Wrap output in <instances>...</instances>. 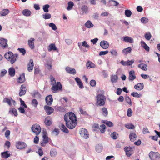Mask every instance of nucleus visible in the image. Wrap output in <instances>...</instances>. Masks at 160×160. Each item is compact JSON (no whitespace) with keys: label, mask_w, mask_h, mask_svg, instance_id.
Listing matches in <instances>:
<instances>
[{"label":"nucleus","mask_w":160,"mask_h":160,"mask_svg":"<svg viewBox=\"0 0 160 160\" xmlns=\"http://www.w3.org/2000/svg\"><path fill=\"white\" fill-rule=\"evenodd\" d=\"M81 9L85 13H87L88 12V8L87 6H82L81 7Z\"/></svg>","instance_id":"3c124183"},{"label":"nucleus","mask_w":160,"mask_h":160,"mask_svg":"<svg viewBox=\"0 0 160 160\" xmlns=\"http://www.w3.org/2000/svg\"><path fill=\"white\" fill-rule=\"evenodd\" d=\"M34 41L35 39L33 38H31L28 41V45L31 49H33L35 48Z\"/></svg>","instance_id":"4468645a"},{"label":"nucleus","mask_w":160,"mask_h":160,"mask_svg":"<svg viewBox=\"0 0 160 160\" xmlns=\"http://www.w3.org/2000/svg\"><path fill=\"white\" fill-rule=\"evenodd\" d=\"M124 150L126 152V154L128 157H130L133 153L132 148L131 147H125Z\"/></svg>","instance_id":"6e6552de"},{"label":"nucleus","mask_w":160,"mask_h":160,"mask_svg":"<svg viewBox=\"0 0 160 160\" xmlns=\"http://www.w3.org/2000/svg\"><path fill=\"white\" fill-rule=\"evenodd\" d=\"M90 84L92 87H95L96 85V82L94 80H92L90 81Z\"/></svg>","instance_id":"69168bd1"},{"label":"nucleus","mask_w":160,"mask_h":160,"mask_svg":"<svg viewBox=\"0 0 160 160\" xmlns=\"http://www.w3.org/2000/svg\"><path fill=\"white\" fill-rule=\"evenodd\" d=\"M118 134L116 132H114L111 134V136L113 139H116L117 138V136Z\"/></svg>","instance_id":"de8ad7c7"},{"label":"nucleus","mask_w":160,"mask_h":160,"mask_svg":"<svg viewBox=\"0 0 160 160\" xmlns=\"http://www.w3.org/2000/svg\"><path fill=\"white\" fill-rule=\"evenodd\" d=\"M86 66L88 67L94 68L95 66V65L91 61H88L86 64Z\"/></svg>","instance_id":"79ce46f5"},{"label":"nucleus","mask_w":160,"mask_h":160,"mask_svg":"<svg viewBox=\"0 0 160 160\" xmlns=\"http://www.w3.org/2000/svg\"><path fill=\"white\" fill-rule=\"evenodd\" d=\"M141 21L142 23H146L148 22V19L147 18H141Z\"/></svg>","instance_id":"052dcab7"},{"label":"nucleus","mask_w":160,"mask_h":160,"mask_svg":"<svg viewBox=\"0 0 160 160\" xmlns=\"http://www.w3.org/2000/svg\"><path fill=\"white\" fill-rule=\"evenodd\" d=\"M48 50L49 51H51L52 50H58V49L56 48L55 44H51L48 46Z\"/></svg>","instance_id":"bb28decb"},{"label":"nucleus","mask_w":160,"mask_h":160,"mask_svg":"<svg viewBox=\"0 0 160 160\" xmlns=\"http://www.w3.org/2000/svg\"><path fill=\"white\" fill-rule=\"evenodd\" d=\"M152 37V35L150 32L146 33L145 35V38L148 40H149Z\"/></svg>","instance_id":"8fccbe9b"},{"label":"nucleus","mask_w":160,"mask_h":160,"mask_svg":"<svg viewBox=\"0 0 160 160\" xmlns=\"http://www.w3.org/2000/svg\"><path fill=\"white\" fill-rule=\"evenodd\" d=\"M52 85L51 89L53 93L58 92V91H62V86L60 82H57L56 84Z\"/></svg>","instance_id":"20e7f679"},{"label":"nucleus","mask_w":160,"mask_h":160,"mask_svg":"<svg viewBox=\"0 0 160 160\" xmlns=\"http://www.w3.org/2000/svg\"><path fill=\"white\" fill-rule=\"evenodd\" d=\"M27 89L26 86L24 84L22 85L20 88V91L19 92V95L20 96H22L26 93Z\"/></svg>","instance_id":"9b49d317"},{"label":"nucleus","mask_w":160,"mask_h":160,"mask_svg":"<svg viewBox=\"0 0 160 160\" xmlns=\"http://www.w3.org/2000/svg\"><path fill=\"white\" fill-rule=\"evenodd\" d=\"M50 6L48 4L44 5L43 7V9L44 12H48V8Z\"/></svg>","instance_id":"a18cd8bd"},{"label":"nucleus","mask_w":160,"mask_h":160,"mask_svg":"<svg viewBox=\"0 0 160 160\" xmlns=\"http://www.w3.org/2000/svg\"><path fill=\"white\" fill-rule=\"evenodd\" d=\"M22 13L24 16L28 17L31 15L32 13L29 10L25 9L22 11Z\"/></svg>","instance_id":"393cba45"},{"label":"nucleus","mask_w":160,"mask_h":160,"mask_svg":"<svg viewBox=\"0 0 160 160\" xmlns=\"http://www.w3.org/2000/svg\"><path fill=\"white\" fill-rule=\"evenodd\" d=\"M125 127L128 129H133L135 128L134 125L132 123L126 124L125 125Z\"/></svg>","instance_id":"37998d69"},{"label":"nucleus","mask_w":160,"mask_h":160,"mask_svg":"<svg viewBox=\"0 0 160 160\" xmlns=\"http://www.w3.org/2000/svg\"><path fill=\"white\" fill-rule=\"evenodd\" d=\"M11 112L15 116L18 115V112L16 109L14 108H12L11 110L9 111V112Z\"/></svg>","instance_id":"5fc2aeb1"},{"label":"nucleus","mask_w":160,"mask_h":160,"mask_svg":"<svg viewBox=\"0 0 160 160\" xmlns=\"http://www.w3.org/2000/svg\"><path fill=\"white\" fill-rule=\"evenodd\" d=\"M45 123L47 126H50L52 124V118L50 116L47 117L44 121Z\"/></svg>","instance_id":"6ab92c4d"},{"label":"nucleus","mask_w":160,"mask_h":160,"mask_svg":"<svg viewBox=\"0 0 160 160\" xmlns=\"http://www.w3.org/2000/svg\"><path fill=\"white\" fill-rule=\"evenodd\" d=\"M57 154V152L55 149H52L50 151V154L51 157H53L55 156Z\"/></svg>","instance_id":"09e8293b"},{"label":"nucleus","mask_w":160,"mask_h":160,"mask_svg":"<svg viewBox=\"0 0 160 160\" xmlns=\"http://www.w3.org/2000/svg\"><path fill=\"white\" fill-rule=\"evenodd\" d=\"M32 104L34 107H36L38 104V102L37 100L36 99H33L32 101Z\"/></svg>","instance_id":"603ef678"},{"label":"nucleus","mask_w":160,"mask_h":160,"mask_svg":"<svg viewBox=\"0 0 160 160\" xmlns=\"http://www.w3.org/2000/svg\"><path fill=\"white\" fill-rule=\"evenodd\" d=\"M125 15L127 17H130L132 15V13L131 11L129 10H126L125 12Z\"/></svg>","instance_id":"c03bdc74"},{"label":"nucleus","mask_w":160,"mask_h":160,"mask_svg":"<svg viewBox=\"0 0 160 160\" xmlns=\"http://www.w3.org/2000/svg\"><path fill=\"white\" fill-rule=\"evenodd\" d=\"M51 17V15L49 13H46L42 15V17L45 19H49Z\"/></svg>","instance_id":"49530a36"},{"label":"nucleus","mask_w":160,"mask_h":160,"mask_svg":"<svg viewBox=\"0 0 160 160\" xmlns=\"http://www.w3.org/2000/svg\"><path fill=\"white\" fill-rule=\"evenodd\" d=\"M8 73L10 76L12 77H14L15 73V68L13 67L10 68L8 69Z\"/></svg>","instance_id":"5701e85b"},{"label":"nucleus","mask_w":160,"mask_h":160,"mask_svg":"<svg viewBox=\"0 0 160 160\" xmlns=\"http://www.w3.org/2000/svg\"><path fill=\"white\" fill-rule=\"evenodd\" d=\"M34 63L33 60L31 59L28 65V70L29 72H31L33 68Z\"/></svg>","instance_id":"dca6fc26"},{"label":"nucleus","mask_w":160,"mask_h":160,"mask_svg":"<svg viewBox=\"0 0 160 160\" xmlns=\"http://www.w3.org/2000/svg\"><path fill=\"white\" fill-rule=\"evenodd\" d=\"M74 3L72 2L71 1L69 2L68 3V7L67 9L68 10H70L72 9Z\"/></svg>","instance_id":"4c0bfd02"},{"label":"nucleus","mask_w":160,"mask_h":160,"mask_svg":"<svg viewBox=\"0 0 160 160\" xmlns=\"http://www.w3.org/2000/svg\"><path fill=\"white\" fill-rule=\"evenodd\" d=\"M12 101L13 103V104L14 105V103H15V100H13L12 98H11L10 99L4 98L3 100V102H4L7 103L10 106L12 105Z\"/></svg>","instance_id":"412c9836"},{"label":"nucleus","mask_w":160,"mask_h":160,"mask_svg":"<svg viewBox=\"0 0 160 160\" xmlns=\"http://www.w3.org/2000/svg\"><path fill=\"white\" fill-rule=\"evenodd\" d=\"M85 27L88 28L92 27L93 26V24L91 22V21L88 20L87 21L85 24Z\"/></svg>","instance_id":"c9c22d12"},{"label":"nucleus","mask_w":160,"mask_h":160,"mask_svg":"<svg viewBox=\"0 0 160 160\" xmlns=\"http://www.w3.org/2000/svg\"><path fill=\"white\" fill-rule=\"evenodd\" d=\"M143 84L141 82L138 83L137 85H135L134 86L135 88L138 90H141L143 89Z\"/></svg>","instance_id":"4be33fe9"},{"label":"nucleus","mask_w":160,"mask_h":160,"mask_svg":"<svg viewBox=\"0 0 160 160\" xmlns=\"http://www.w3.org/2000/svg\"><path fill=\"white\" fill-rule=\"evenodd\" d=\"M50 78L51 81L52 82V84L53 85L56 83V82L55 78L52 76V75H50Z\"/></svg>","instance_id":"13d9d810"},{"label":"nucleus","mask_w":160,"mask_h":160,"mask_svg":"<svg viewBox=\"0 0 160 160\" xmlns=\"http://www.w3.org/2000/svg\"><path fill=\"white\" fill-rule=\"evenodd\" d=\"M25 80L24 74H22L20 75L19 78L18 82V83H23Z\"/></svg>","instance_id":"a878e982"},{"label":"nucleus","mask_w":160,"mask_h":160,"mask_svg":"<svg viewBox=\"0 0 160 160\" xmlns=\"http://www.w3.org/2000/svg\"><path fill=\"white\" fill-rule=\"evenodd\" d=\"M100 45L101 47L104 49L108 48L109 47L108 43L106 41H102L100 43Z\"/></svg>","instance_id":"a211bd4d"},{"label":"nucleus","mask_w":160,"mask_h":160,"mask_svg":"<svg viewBox=\"0 0 160 160\" xmlns=\"http://www.w3.org/2000/svg\"><path fill=\"white\" fill-rule=\"evenodd\" d=\"M129 75L128 79L129 81H133L136 78L135 72L134 70L130 71L129 72Z\"/></svg>","instance_id":"2eb2a0df"},{"label":"nucleus","mask_w":160,"mask_h":160,"mask_svg":"<svg viewBox=\"0 0 160 160\" xmlns=\"http://www.w3.org/2000/svg\"><path fill=\"white\" fill-rule=\"evenodd\" d=\"M149 156L151 160H159L160 154L158 152L151 151L149 153Z\"/></svg>","instance_id":"423d86ee"},{"label":"nucleus","mask_w":160,"mask_h":160,"mask_svg":"<svg viewBox=\"0 0 160 160\" xmlns=\"http://www.w3.org/2000/svg\"><path fill=\"white\" fill-rule=\"evenodd\" d=\"M65 70L68 73L72 74H75L76 72L75 69L68 67L66 68Z\"/></svg>","instance_id":"aec40b11"},{"label":"nucleus","mask_w":160,"mask_h":160,"mask_svg":"<svg viewBox=\"0 0 160 160\" xmlns=\"http://www.w3.org/2000/svg\"><path fill=\"white\" fill-rule=\"evenodd\" d=\"M131 95L133 97L137 98L141 97L142 96V95L141 94H138L137 92H136L132 93Z\"/></svg>","instance_id":"a19ab883"},{"label":"nucleus","mask_w":160,"mask_h":160,"mask_svg":"<svg viewBox=\"0 0 160 160\" xmlns=\"http://www.w3.org/2000/svg\"><path fill=\"white\" fill-rule=\"evenodd\" d=\"M79 111L80 113L82 115H87L88 114L87 112L85 110H83L82 108H80Z\"/></svg>","instance_id":"e2e57ef3"},{"label":"nucleus","mask_w":160,"mask_h":160,"mask_svg":"<svg viewBox=\"0 0 160 160\" xmlns=\"http://www.w3.org/2000/svg\"><path fill=\"white\" fill-rule=\"evenodd\" d=\"M141 46L143 47L147 51H149V47L143 41L141 42Z\"/></svg>","instance_id":"c85d7f7f"},{"label":"nucleus","mask_w":160,"mask_h":160,"mask_svg":"<svg viewBox=\"0 0 160 160\" xmlns=\"http://www.w3.org/2000/svg\"><path fill=\"white\" fill-rule=\"evenodd\" d=\"M26 144L23 142H18L16 143V146L18 149H22L26 147Z\"/></svg>","instance_id":"1a4fd4ad"},{"label":"nucleus","mask_w":160,"mask_h":160,"mask_svg":"<svg viewBox=\"0 0 160 160\" xmlns=\"http://www.w3.org/2000/svg\"><path fill=\"white\" fill-rule=\"evenodd\" d=\"M105 126L104 124L102 125L100 127V131L102 133H104L105 132Z\"/></svg>","instance_id":"6e6d98bb"},{"label":"nucleus","mask_w":160,"mask_h":160,"mask_svg":"<svg viewBox=\"0 0 160 160\" xmlns=\"http://www.w3.org/2000/svg\"><path fill=\"white\" fill-rule=\"evenodd\" d=\"M118 79V77L116 75H114L112 76L111 77V81L112 82H117V80Z\"/></svg>","instance_id":"58836bf2"},{"label":"nucleus","mask_w":160,"mask_h":160,"mask_svg":"<svg viewBox=\"0 0 160 160\" xmlns=\"http://www.w3.org/2000/svg\"><path fill=\"white\" fill-rule=\"evenodd\" d=\"M108 51L107 50L104 51H101L99 52V55L100 56L105 55L108 53Z\"/></svg>","instance_id":"774afa93"},{"label":"nucleus","mask_w":160,"mask_h":160,"mask_svg":"<svg viewBox=\"0 0 160 160\" xmlns=\"http://www.w3.org/2000/svg\"><path fill=\"white\" fill-rule=\"evenodd\" d=\"M96 104L98 106H103L105 103V98L102 94H99L97 95Z\"/></svg>","instance_id":"7ed1b4c3"},{"label":"nucleus","mask_w":160,"mask_h":160,"mask_svg":"<svg viewBox=\"0 0 160 160\" xmlns=\"http://www.w3.org/2000/svg\"><path fill=\"white\" fill-rule=\"evenodd\" d=\"M75 80L78 83V85L79 86V88H83V84L82 82L81 79L78 77L76 78L75 79Z\"/></svg>","instance_id":"cd10ccee"},{"label":"nucleus","mask_w":160,"mask_h":160,"mask_svg":"<svg viewBox=\"0 0 160 160\" xmlns=\"http://www.w3.org/2000/svg\"><path fill=\"white\" fill-rule=\"evenodd\" d=\"M18 50L19 52L22 53V55H24L26 53V51L24 48H18Z\"/></svg>","instance_id":"4d7b16f0"},{"label":"nucleus","mask_w":160,"mask_h":160,"mask_svg":"<svg viewBox=\"0 0 160 160\" xmlns=\"http://www.w3.org/2000/svg\"><path fill=\"white\" fill-rule=\"evenodd\" d=\"M32 131L35 133L36 135H38L41 132V128L40 126L38 124H33L31 128Z\"/></svg>","instance_id":"39448f33"},{"label":"nucleus","mask_w":160,"mask_h":160,"mask_svg":"<svg viewBox=\"0 0 160 160\" xmlns=\"http://www.w3.org/2000/svg\"><path fill=\"white\" fill-rule=\"evenodd\" d=\"M137 138V135L135 133L131 132L130 133L129 135V138L130 140L132 141L133 142Z\"/></svg>","instance_id":"c756f323"},{"label":"nucleus","mask_w":160,"mask_h":160,"mask_svg":"<svg viewBox=\"0 0 160 160\" xmlns=\"http://www.w3.org/2000/svg\"><path fill=\"white\" fill-rule=\"evenodd\" d=\"M102 114L105 117H106L108 115V111L107 108L105 107L102 108Z\"/></svg>","instance_id":"e433bc0d"},{"label":"nucleus","mask_w":160,"mask_h":160,"mask_svg":"<svg viewBox=\"0 0 160 160\" xmlns=\"http://www.w3.org/2000/svg\"><path fill=\"white\" fill-rule=\"evenodd\" d=\"M44 109L48 115L51 114L54 111V109L52 108L47 105L44 106Z\"/></svg>","instance_id":"f3484780"},{"label":"nucleus","mask_w":160,"mask_h":160,"mask_svg":"<svg viewBox=\"0 0 160 160\" xmlns=\"http://www.w3.org/2000/svg\"><path fill=\"white\" fill-rule=\"evenodd\" d=\"M61 129L64 132L66 133L68 132V130L67 128L62 123H61Z\"/></svg>","instance_id":"f704fd0d"},{"label":"nucleus","mask_w":160,"mask_h":160,"mask_svg":"<svg viewBox=\"0 0 160 160\" xmlns=\"http://www.w3.org/2000/svg\"><path fill=\"white\" fill-rule=\"evenodd\" d=\"M9 12V11L8 9H3L0 12V14L2 16H5L8 14Z\"/></svg>","instance_id":"473e14b6"},{"label":"nucleus","mask_w":160,"mask_h":160,"mask_svg":"<svg viewBox=\"0 0 160 160\" xmlns=\"http://www.w3.org/2000/svg\"><path fill=\"white\" fill-rule=\"evenodd\" d=\"M18 55L17 54H13L11 51L6 52L4 55L5 58L12 64H13L17 60Z\"/></svg>","instance_id":"f03ea898"},{"label":"nucleus","mask_w":160,"mask_h":160,"mask_svg":"<svg viewBox=\"0 0 160 160\" xmlns=\"http://www.w3.org/2000/svg\"><path fill=\"white\" fill-rule=\"evenodd\" d=\"M45 100L47 104L51 106L53 101V98L52 95H50L46 97Z\"/></svg>","instance_id":"f8f14e48"},{"label":"nucleus","mask_w":160,"mask_h":160,"mask_svg":"<svg viewBox=\"0 0 160 160\" xmlns=\"http://www.w3.org/2000/svg\"><path fill=\"white\" fill-rule=\"evenodd\" d=\"M138 67L142 70L146 71L147 69V65L144 63H141L138 65Z\"/></svg>","instance_id":"72a5a7b5"},{"label":"nucleus","mask_w":160,"mask_h":160,"mask_svg":"<svg viewBox=\"0 0 160 160\" xmlns=\"http://www.w3.org/2000/svg\"><path fill=\"white\" fill-rule=\"evenodd\" d=\"M49 26L51 27L52 30H56L57 29V27L53 23H51L49 24Z\"/></svg>","instance_id":"864d4df0"},{"label":"nucleus","mask_w":160,"mask_h":160,"mask_svg":"<svg viewBox=\"0 0 160 160\" xmlns=\"http://www.w3.org/2000/svg\"><path fill=\"white\" fill-rule=\"evenodd\" d=\"M1 156L2 158H6L10 157V154L8 151L4 152H1Z\"/></svg>","instance_id":"2f4dec72"},{"label":"nucleus","mask_w":160,"mask_h":160,"mask_svg":"<svg viewBox=\"0 0 160 160\" xmlns=\"http://www.w3.org/2000/svg\"><path fill=\"white\" fill-rule=\"evenodd\" d=\"M123 40L126 42L132 43L133 42V38L128 36L124 37Z\"/></svg>","instance_id":"b1692460"},{"label":"nucleus","mask_w":160,"mask_h":160,"mask_svg":"<svg viewBox=\"0 0 160 160\" xmlns=\"http://www.w3.org/2000/svg\"><path fill=\"white\" fill-rule=\"evenodd\" d=\"M64 120L66 122V125L70 129H73L78 123V120L75 114L70 112L66 114L64 116Z\"/></svg>","instance_id":"f257e3e1"},{"label":"nucleus","mask_w":160,"mask_h":160,"mask_svg":"<svg viewBox=\"0 0 160 160\" xmlns=\"http://www.w3.org/2000/svg\"><path fill=\"white\" fill-rule=\"evenodd\" d=\"M38 135H36L34 139V142L35 144H38V143L39 138Z\"/></svg>","instance_id":"338daca9"},{"label":"nucleus","mask_w":160,"mask_h":160,"mask_svg":"<svg viewBox=\"0 0 160 160\" xmlns=\"http://www.w3.org/2000/svg\"><path fill=\"white\" fill-rule=\"evenodd\" d=\"M82 45L86 48H89V46L87 43L85 41H83L82 42Z\"/></svg>","instance_id":"680f3d73"},{"label":"nucleus","mask_w":160,"mask_h":160,"mask_svg":"<svg viewBox=\"0 0 160 160\" xmlns=\"http://www.w3.org/2000/svg\"><path fill=\"white\" fill-rule=\"evenodd\" d=\"M48 142V138L46 134H44L43 136V140L41 143V145L42 147H44L46 144Z\"/></svg>","instance_id":"ddd939ff"},{"label":"nucleus","mask_w":160,"mask_h":160,"mask_svg":"<svg viewBox=\"0 0 160 160\" xmlns=\"http://www.w3.org/2000/svg\"><path fill=\"white\" fill-rule=\"evenodd\" d=\"M125 100L130 105H132V103L131 99L128 96L126 95L125 96Z\"/></svg>","instance_id":"ea45409f"},{"label":"nucleus","mask_w":160,"mask_h":160,"mask_svg":"<svg viewBox=\"0 0 160 160\" xmlns=\"http://www.w3.org/2000/svg\"><path fill=\"white\" fill-rule=\"evenodd\" d=\"M132 50V48L130 47H128L123 49L122 51V53L124 54L127 55L130 53L131 52Z\"/></svg>","instance_id":"7c9ffc66"},{"label":"nucleus","mask_w":160,"mask_h":160,"mask_svg":"<svg viewBox=\"0 0 160 160\" xmlns=\"http://www.w3.org/2000/svg\"><path fill=\"white\" fill-rule=\"evenodd\" d=\"M8 41L7 39L3 38L0 39V45L2 47L3 49L7 47L8 46L7 44Z\"/></svg>","instance_id":"9d476101"},{"label":"nucleus","mask_w":160,"mask_h":160,"mask_svg":"<svg viewBox=\"0 0 160 160\" xmlns=\"http://www.w3.org/2000/svg\"><path fill=\"white\" fill-rule=\"evenodd\" d=\"M134 62V60H128L127 61V66H129L132 65Z\"/></svg>","instance_id":"0e129e2a"},{"label":"nucleus","mask_w":160,"mask_h":160,"mask_svg":"<svg viewBox=\"0 0 160 160\" xmlns=\"http://www.w3.org/2000/svg\"><path fill=\"white\" fill-rule=\"evenodd\" d=\"M79 133L81 137L87 139L89 137V135L88 130L84 128H81L79 131Z\"/></svg>","instance_id":"0eeeda50"},{"label":"nucleus","mask_w":160,"mask_h":160,"mask_svg":"<svg viewBox=\"0 0 160 160\" xmlns=\"http://www.w3.org/2000/svg\"><path fill=\"white\" fill-rule=\"evenodd\" d=\"M132 111L131 108H129L128 109L127 115L128 117H131L132 115Z\"/></svg>","instance_id":"bf43d9fd"}]
</instances>
